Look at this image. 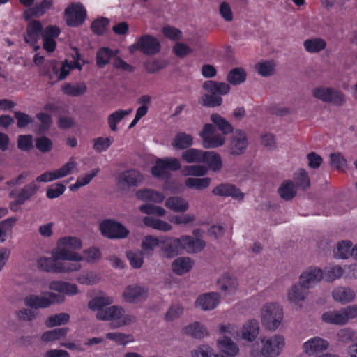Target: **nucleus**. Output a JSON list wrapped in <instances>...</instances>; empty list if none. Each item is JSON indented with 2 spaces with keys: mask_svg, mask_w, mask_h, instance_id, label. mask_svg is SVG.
Segmentation results:
<instances>
[{
  "mask_svg": "<svg viewBox=\"0 0 357 357\" xmlns=\"http://www.w3.org/2000/svg\"><path fill=\"white\" fill-rule=\"evenodd\" d=\"M323 278V271L317 267L310 266L300 275V282L294 284L288 293L289 300L298 304L305 299L307 290L319 282Z\"/></svg>",
  "mask_w": 357,
  "mask_h": 357,
  "instance_id": "obj_1",
  "label": "nucleus"
},
{
  "mask_svg": "<svg viewBox=\"0 0 357 357\" xmlns=\"http://www.w3.org/2000/svg\"><path fill=\"white\" fill-rule=\"evenodd\" d=\"M57 245V248L52 253L55 259L75 261L82 260L83 257L80 255L69 250V248L77 250L82 248V241L78 238L72 236L61 238L58 241Z\"/></svg>",
  "mask_w": 357,
  "mask_h": 357,
  "instance_id": "obj_2",
  "label": "nucleus"
},
{
  "mask_svg": "<svg viewBox=\"0 0 357 357\" xmlns=\"http://www.w3.org/2000/svg\"><path fill=\"white\" fill-rule=\"evenodd\" d=\"M112 300L110 298L96 297L88 303V306L93 310H98L96 317L99 320H116L120 319L124 310L116 305L110 306L103 309L102 307L110 305Z\"/></svg>",
  "mask_w": 357,
  "mask_h": 357,
  "instance_id": "obj_3",
  "label": "nucleus"
},
{
  "mask_svg": "<svg viewBox=\"0 0 357 357\" xmlns=\"http://www.w3.org/2000/svg\"><path fill=\"white\" fill-rule=\"evenodd\" d=\"M218 345L221 350L220 354H215L211 347L203 344L194 351L195 357H235L238 353L236 344L228 337H223L218 341Z\"/></svg>",
  "mask_w": 357,
  "mask_h": 357,
  "instance_id": "obj_4",
  "label": "nucleus"
},
{
  "mask_svg": "<svg viewBox=\"0 0 357 357\" xmlns=\"http://www.w3.org/2000/svg\"><path fill=\"white\" fill-rule=\"evenodd\" d=\"M181 167L178 159L173 157L158 158L151 169V174L158 179H167L171 176L169 171H177Z\"/></svg>",
  "mask_w": 357,
  "mask_h": 357,
  "instance_id": "obj_5",
  "label": "nucleus"
},
{
  "mask_svg": "<svg viewBox=\"0 0 357 357\" xmlns=\"http://www.w3.org/2000/svg\"><path fill=\"white\" fill-rule=\"evenodd\" d=\"M283 319V310L277 303H268L261 311L263 325L271 331H274L280 326Z\"/></svg>",
  "mask_w": 357,
  "mask_h": 357,
  "instance_id": "obj_6",
  "label": "nucleus"
},
{
  "mask_svg": "<svg viewBox=\"0 0 357 357\" xmlns=\"http://www.w3.org/2000/svg\"><path fill=\"white\" fill-rule=\"evenodd\" d=\"M161 50V45L160 41L155 37L144 34L137 38V41L131 45L129 50L131 53L135 51H139L142 54L149 56H153Z\"/></svg>",
  "mask_w": 357,
  "mask_h": 357,
  "instance_id": "obj_7",
  "label": "nucleus"
},
{
  "mask_svg": "<svg viewBox=\"0 0 357 357\" xmlns=\"http://www.w3.org/2000/svg\"><path fill=\"white\" fill-rule=\"evenodd\" d=\"M357 317V305H349L337 311L324 312L321 319L323 321L335 325H344L349 319Z\"/></svg>",
  "mask_w": 357,
  "mask_h": 357,
  "instance_id": "obj_8",
  "label": "nucleus"
},
{
  "mask_svg": "<svg viewBox=\"0 0 357 357\" xmlns=\"http://www.w3.org/2000/svg\"><path fill=\"white\" fill-rule=\"evenodd\" d=\"M263 347L260 352L251 351L252 357H276L279 356L284 346V339L282 335H275L267 340H262Z\"/></svg>",
  "mask_w": 357,
  "mask_h": 357,
  "instance_id": "obj_9",
  "label": "nucleus"
},
{
  "mask_svg": "<svg viewBox=\"0 0 357 357\" xmlns=\"http://www.w3.org/2000/svg\"><path fill=\"white\" fill-rule=\"evenodd\" d=\"M63 301V296L49 292L45 296L29 295L24 298V304L26 306L34 309L46 308L53 303H61Z\"/></svg>",
  "mask_w": 357,
  "mask_h": 357,
  "instance_id": "obj_10",
  "label": "nucleus"
},
{
  "mask_svg": "<svg viewBox=\"0 0 357 357\" xmlns=\"http://www.w3.org/2000/svg\"><path fill=\"white\" fill-rule=\"evenodd\" d=\"M66 23L70 27H78L85 21L87 12L81 3H72L64 10Z\"/></svg>",
  "mask_w": 357,
  "mask_h": 357,
  "instance_id": "obj_11",
  "label": "nucleus"
},
{
  "mask_svg": "<svg viewBox=\"0 0 357 357\" xmlns=\"http://www.w3.org/2000/svg\"><path fill=\"white\" fill-rule=\"evenodd\" d=\"M313 96L321 101L331 103L335 106H342L345 102L344 94L331 87H317L313 89Z\"/></svg>",
  "mask_w": 357,
  "mask_h": 357,
  "instance_id": "obj_12",
  "label": "nucleus"
},
{
  "mask_svg": "<svg viewBox=\"0 0 357 357\" xmlns=\"http://www.w3.org/2000/svg\"><path fill=\"white\" fill-rule=\"evenodd\" d=\"M215 126L211 123H206L199 133L202 139V145L206 149H215L222 146L225 142V137L220 134L214 135Z\"/></svg>",
  "mask_w": 357,
  "mask_h": 357,
  "instance_id": "obj_13",
  "label": "nucleus"
},
{
  "mask_svg": "<svg viewBox=\"0 0 357 357\" xmlns=\"http://www.w3.org/2000/svg\"><path fill=\"white\" fill-rule=\"evenodd\" d=\"M102 236L110 238H124L128 235V230L121 223L112 220H105L100 225Z\"/></svg>",
  "mask_w": 357,
  "mask_h": 357,
  "instance_id": "obj_14",
  "label": "nucleus"
},
{
  "mask_svg": "<svg viewBox=\"0 0 357 357\" xmlns=\"http://www.w3.org/2000/svg\"><path fill=\"white\" fill-rule=\"evenodd\" d=\"M75 162L73 161L68 162L58 169L52 172H45L37 176L33 181H36V183L40 182L47 183L63 178L71 172V171L75 168Z\"/></svg>",
  "mask_w": 357,
  "mask_h": 357,
  "instance_id": "obj_15",
  "label": "nucleus"
},
{
  "mask_svg": "<svg viewBox=\"0 0 357 357\" xmlns=\"http://www.w3.org/2000/svg\"><path fill=\"white\" fill-rule=\"evenodd\" d=\"M248 146V139L245 132L237 130L231 137L229 146L231 155H239L243 154Z\"/></svg>",
  "mask_w": 357,
  "mask_h": 357,
  "instance_id": "obj_16",
  "label": "nucleus"
},
{
  "mask_svg": "<svg viewBox=\"0 0 357 357\" xmlns=\"http://www.w3.org/2000/svg\"><path fill=\"white\" fill-rule=\"evenodd\" d=\"M213 194L221 197H231L238 200H243L244 194L234 185L230 183H221L213 188Z\"/></svg>",
  "mask_w": 357,
  "mask_h": 357,
  "instance_id": "obj_17",
  "label": "nucleus"
},
{
  "mask_svg": "<svg viewBox=\"0 0 357 357\" xmlns=\"http://www.w3.org/2000/svg\"><path fill=\"white\" fill-rule=\"evenodd\" d=\"M328 345L327 340L319 337H314L303 344V349L305 354L312 356L326 350Z\"/></svg>",
  "mask_w": 357,
  "mask_h": 357,
  "instance_id": "obj_18",
  "label": "nucleus"
},
{
  "mask_svg": "<svg viewBox=\"0 0 357 357\" xmlns=\"http://www.w3.org/2000/svg\"><path fill=\"white\" fill-rule=\"evenodd\" d=\"M43 28L38 20H32L27 24L24 40L26 43L35 45L42 37Z\"/></svg>",
  "mask_w": 357,
  "mask_h": 357,
  "instance_id": "obj_19",
  "label": "nucleus"
},
{
  "mask_svg": "<svg viewBox=\"0 0 357 357\" xmlns=\"http://www.w3.org/2000/svg\"><path fill=\"white\" fill-rule=\"evenodd\" d=\"M167 238L156 237L152 235L145 236L142 241L141 251L146 257H151L153 255V250L155 248L161 246V243H165Z\"/></svg>",
  "mask_w": 357,
  "mask_h": 357,
  "instance_id": "obj_20",
  "label": "nucleus"
},
{
  "mask_svg": "<svg viewBox=\"0 0 357 357\" xmlns=\"http://www.w3.org/2000/svg\"><path fill=\"white\" fill-rule=\"evenodd\" d=\"M162 238H167L165 243H161V251L166 257L172 258L177 255L182 250L181 237L173 238L163 236Z\"/></svg>",
  "mask_w": 357,
  "mask_h": 357,
  "instance_id": "obj_21",
  "label": "nucleus"
},
{
  "mask_svg": "<svg viewBox=\"0 0 357 357\" xmlns=\"http://www.w3.org/2000/svg\"><path fill=\"white\" fill-rule=\"evenodd\" d=\"M220 296L218 293L210 292L199 296L195 305L203 310H210L214 309L220 302Z\"/></svg>",
  "mask_w": 357,
  "mask_h": 357,
  "instance_id": "obj_22",
  "label": "nucleus"
},
{
  "mask_svg": "<svg viewBox=\"0 0 357 357\" xmlns=\"http://www.w3.org/2000/svg\"><path fill=\"white\" fill-rule=\"evenodd\" d=\"M181 238L182 250H185L188 253H197L206 246L205 241L198 238H195L191 236L183 235Z\"/></svg>",
  "mask_w": 357,
  "mask_h": 357,
  "instance_id": "obj_23",
  "label": "nucleus"
},
{
  "mask_svg": "<svg viewBox=\"0 0 357 357\" xmlns=\"http://www.w3.org/2000/svg\"><path fill=\"white\" fill-rule=\"evenodd\" d=\"M123 296L126 302L135 303L137 301L146 298L147 296V290L141 286L130 285L126 288Z\"/></svg>",
  "mask_w": 357,
  "mask_h": 357,
  "instance_id": "obj_24",
  "label": "nucleus"
},
{
  "mask_svg": "<svg viewBox=\"0 0 357 357\" xmlns=\"http://www.w3.org/2000/svg\"><path fill=\"white\" fill-rule=\"evenodd\" d=\"M142 180V176L138 171L129 169L121 174L119 177V184L127 187H136Z\"/></svg>",
  "mask_w": 357,
  "mask_h": 357,
  "instance_id": "obj_25",
  "label": "nucleus"
},
{
  "mask_svg": "<svg viewBox=\"0 0 357 357\" xmlns=\"http://www.w3.org/2000/svg\"><path fill=\"white\" fill-rule=\"evenodd\" d=\"M203 89L215 96L226 95L230 91V86L225 82H219L213 80H207L203 84Z\"/></svg>",
  "mask_w": 357,
  "mask_h": 357,
  "instance_id": "obj_26",
  "label": "nucleus"
},
{
  "mask_svg": "<svg viewBox=\"0 0 357 357\" xmlns=\"http://www.w3.org/2000/svg\"><path fill=\"white\" fill-rule=\"evenodd\" d=\"M355 296V291L347 287H337L332 292L333 298L342 304L351 302Z\"/></svg>",
  "mask_w": 357,
  "mask_h": 357,
  "instance_id": "obj_27",
  "label": "nucleus"
},
{
  "mask_svg": "<svg viewBox=\"0 0 357 357\" xmlns=\"http://www.w3.org/2000/svg\"><path fill=\"white\" fill-rule=\"evenodd\" d=\"M87 90L84 82H66L61 86V91L63 94L73 97H79L84 95Z\"/></svg>",
  "mask_w": 357,
  "mask_h": 357,
  "instance_id": "obj_28",
  "label": "nucleus"
},
{
  "mask_svg": "<svg viewBox=\"0 0 357 357\" xmlns=\"http://www.w3.org/2000/svg\"><path fill=\"white\" fill-rule=\"evenodd\" d=\"M51 290L65 294L68 296L75 295L78 293L77 286L63 281H52L49 284Z\"/></svg>",
  "mask_w": 357,
  "mask_h": 357,
  "instance_id": "obj_29",
  "label": "nucleus"
},
{
  "mask_svg": "<svg viewBox=\"0 0 357 357\" xmlns=\"http://www.w3.org/2000/svg\"><path fill=\"white\" fill-rule=\"evenodd\" d=\"M39 189L40 185H38L36 181H32L31 183L24 185L18 192H16V195L18 197L17 202L19 203H25L33 197Z\"/></svg>",
  "mask_w": 357,
  "mask_h": 357,
  "instance_id": "obj_30",
  "label": "nucleus"
},
{
  "mask_svg": "<svg viewBox=\"0 0 357 357\" xmlns=\"http://www.w3.org/2000/svg\"><path fill=\"white\" fill-rule=\"evenodd\" d=\"M136 197L142 201H151L155 203H162L165 196L162 192L151 189L139 190L136 192Z\"/></svg>",
  "mask_w": 357,
  "mask_h": 357,
  "instance_id": "obj_31",
  "label": "nucleus"
},
{
  "mask_svg": "<svg viewBox=\"0 0 357 357\" xmlns=\"http://www.w3.org/2000/svg\"><path fill=\"white\" fill-rule=\"evenodd\" d=\"M259 325L255 319L248 321L243 327L242 337L249 342L253 341L259 334Z\"/></svg>",
  "mask_w": 357,
  "mask_h": 357,
  "instance_id": "obj_32",
  "label": "nucleus"
},
{
  "mask_svg": "<svg viewBox=\"0 0 357 357\" xmlns=\"http://www.w3.org/2000/svg\"><path fill=\"white\" fill-rule=\"evenodd\" d=\"M193 261L189 257H180L176 259L172 264V271L178 274L183 275L188 273L192 268Z\"/></svg>",
  "mask_w": 357,
  "mask_h": 357,
  "instance_id": "obj_33",
  "label": "nucleus"
},
{
  "mask_svg": "<svg viewBox=\"0 0 357 357\" xmlns=\"http://www.w3.org/2000/svg\"><path fill=\"white\" fill-rule=\"evenodd\" d=\"M143 223L148 227L165 232L170 231L172 228L167 222L151 216L144 217Z\"/></svg>",
  "mask_w": 357,
  "mask_h": 357,
  "instance_id": "obj_34",
  "label": "nucleus"
},
{
  "mask_svg": "<svg viewBox=\"0 0 357 357\" xmlns=\"http://www.w3.org/2000/svg\"><path fill=\"white\" fill-rule=\"evenodd\" d=\"M192 144L193 137L191 135L184 132H179L176 135L172 145L176 149L183 150L189 148Z\"/></svg>",
  "mask_w": 357,
  "mask_h": 357,
  "instance_id": "obj_35",
  "label": "nucleus"
},
{
  "mask_svg": "<svg viewBox=\"0 0 357 357\" xmlns=\"http://www.w3.org/2000/svg\"><path fill=\"white\" fill-rule=\"evenodd\" d=\"M205 151L190 148L184 151L181 154V158L188 163L202 162L203 157L207 155Z\"/></svg>",
  "mask_w": 357,
  "mask_h": 357,
  "instance_id": "obj_36",
  "label": "nucleus"
},
{
  "mask_svg": "<svg viewBox=\"0 0 357 357\" xmlns=\"http://www.w3.org/2000/svg\"><path fill=\"white\" fill-rule=\"evenodd\" d=\"M183 332L196 339L203 338L208 334V331L204 325L197 321L183 328Z\"/></svg>",
  "mask_w": 357,
  "mask_h": 357,
  "instance_id": "obj_37",
  "label": "nucleus"
},
{
  "mask_svg": "<svg viewBox=\"0 0 357 357\" xmlns=\"http://www.w3.org/2000/svg\"><path fill=\"white\" fill-rule=\"evenodd\" d=\"M117 52H114L109 47H100L96 52V65L98 68H104Z\"/></svg>",
  "mask_w": 357,
  "mask_h": 357,
  "instance_id": "obj_38",
  "label": "nucleus"
},
{
  "mask_svg": "<svg viewBox=\"0 0 357 357\" xmlns=\"http://www.w3.org/2000/svg\"><path fill=\"white\" fill-rule=\"evenodd\" d=\"M204 153L207 155L203 157L202 162L207 164L213 171H219L222 167L220 155L214 151H205Z\"/></svg>",
  "mask_w": 357,
  "mask_h": 357,
  "instance_id": "obj_39",
  "label": "nucleus"
},
{
  "mask_svg": "<svg viewBox=\"0 0 357 357\" xmlns=\"http://www.w3.org/2000/svg\"><path fill=\"white\" fill-rule=\"evenodd\" d=\"M165 206L176 212H185L188 208V203L181 197H170L165 202Z\"/></svg>",
  "mask_w": 357,
  "mask_h": 357,
  "instance_id": "obj_40",
  "label": "nucleus"
},
{
  "mask_svg": "<svg viewBox=\"0 0 357 357\" xmlns=\"http://www.w3.org/2000/svg\"><path fill=\"white\" fill-rule=\"evenodd\" d=\"M280 196L284 200H291L296 195L295 185L291 180H285L278 188Z\"/></svg>",
  "mask_w": 357,
  "mask_h": 357,
  "instance_id": "obj_41",
  "label": "nucleus"
},
{
  "mask_svg": "<svg viewBox=\"0 0 357 357\" xmlns=\"http://www.w3.org/2000/svg\"><path fill=\"white\" fill-rule=\"evenodd\" d=\"M211 121L222 132L223 135H228L233 132L231 124L218 114H212Z\"/></svg>",
  "mask_w": 357,
  "mask_h": 357,
  "instance_id": "obj_42",
  "label": "nucleus"
},
{
  "mask_svg": "<svg viewBox=\"0 0 357 357\" xmlns=\"http://www.w3.org/2000/svg\"><path fill=\"white\" fill-rule=\"evenodd\" d=\"M132 112V109H119L109 115L107 118L108 125L112 131H116L117 124L126 116Z\"/></svg>",
  "mask_w": 357,
  "mask_h": 357,
  "instance_id": "obj_43",
  "label": "nucleus"
},
{
  "mask_svg": "<svg viewBox=\"0 0 357 357\" xmlns=\"http://www.w3.org/2000/svg\"><path fill=\"white\" fill-rule=\"evenodd\" d=\"M305 50L310 53H317L325 49L326 43L320 38L307 39L303 43Z\"/></svg>",
  "mask_w": 357,
  "mask_h": 357,
  "instance_id": "obj_44",
  "label": "nucleus"
},
{
  "mask_svg": "<svg viewBox=\"0 0 357 357\" xmlns=\"http://www.w3.org/2000/svg\"><path fill=\"white\" fill-rule=\"evenodd\" d=\"M211 179L209 177L205 178H192L190 177L185 179V185L190 189L198 190L207 188L211 183Z\"/></svg>",
  "mask_w": 357,
  "mask_h": 357,
  "instance_id": "obj_45",
  "label": "nucleus"
},
{
  "mask_svg": "<svg viewBox=\"0 0 357 357\" xmlns=\"http://www.w3.org/2000/svg\"><path fill=\"white\" fill-rule=\"evenodd\" d=\"M294 180L295 187L303 190L308 188L310 185V180L307 172L304 169H300L294 174Z\"/></svg>",
  "mask_w": 357,
  "mask_h": 357,
  "instance_id": "obj_46",
  "label": "nucleus"
},
{
  "mask_svg": "<svg viewBox=\"0 0 357 357\" xmlns=\"http://www.w3.org/2000/svg\"><path fill=\"white\" fill-rule=\"evenodd\" d=\"M68 331V328H59L47 331L42 334L41 340L46 342L58 340L64 337Z\"/></svg>",
  "mask_w": 357,
  "mask_h": 357,
  "instance_id": "obj_47",
  "label": "nucleus"
},
{
  "mask_svg": "<svg viewBox=\"0 0 357 357\" xmlns=\"http://www.w3.org/2000/svg\"><path fill=\"white\" fill-rule=\"evenodd\" d=\"M79 262V261L71 260H63V261L57 260L56 273H70L73 271H79L81 268V265Z\"/></svg>",
  "mask_w": 357,
  "mask_h": 357,
  "instance_id": "obj_48",
  "label": "nucleus"
},
{
  "mask_svg": "<svg viewBox=\"0 0 357 357\" xmlns=\"http://www.w3.org/2000/svg\"><path fill=\"white\" fill-rule=\"evenodd\" d=\"M246 76L247 74L243 68H236L227 74V80L233 85H238L245 81Z\"/></svg>",
  "mask_w": 357,
  "mask_h": 357,
  "instance_id": "obj_49",
  "label": "nucleus"
},
{
  "mask_svg": "<svg viewBox=\"0 0 357 357\" xmlns=\"http://www.w3.org/2000/svg\"><path fill=\"white\" fill-rule=\"evenodd\" d=\"M344 273L343 268L340 266H331L325 267L323 271V279L326 282H332L340 278Z\"/></svg>",
  "mask_w": 357,
  "mask_h": 357,
  "instance_id": "obj_50",
  "label": "nucleus"
},
{
  "mask_svg": "<svg viewBox=\"0 0 357 357\" xmlns=\"http://www.w3.org/2000/svg\"><path fill=\"white\" fill-rule=\"evenodd\" d=\"M57 260L53 256L52 257H41L38 260V266L42 271L56 273Z\"/></svg>",
  "mask_w": 357,
  "mask_h": 357,
  "instance_id": "obj_51",
  "label": "nucleus"
},
{
  "mask_svg": "<svg viewBox=\"0 0 357 357\" xmlns=\"http://www.w3.org/2000/svg\"><path fill=\"white\" fill-rule=\"evenodd\" d=\"M353 244L349 241H342L338 243L337 249L334 252V255L338 259H347L351 256V247Z\"/></svg>",
  "mask_w": 357,
  "mask_h": 357,
  "instance_id": "obj_52",
  "label": "nucleus"
},
{
  "mask_svg": "<svg viewBox=\"0 0 357 357\" xmlns=\"http://www.w3.org/2000/svg\"><path fill=\"white\" fill-rule=\"evenodd\" d=\"M109 24V19L102 17L95 20L91 24V31L98 36H102Z\"/></svg>",
  "mask_w": 357,
  "mask_h": 357,
  "instance_id": "obj_53",
  "label": "nucleus"
},
{
  "mask_svg": "<svg viewBox=\"0 0 357 357\" xmlns=\"http://www.w3.org/2000/svg\"><path fill=\"white\" fill-rule=\"evenodd\" d=\"M70 316L67 313H59L50 316L45 321V324L47 327H54L60 326L68 322Z\"/></svg>",
  "mask_w": 357,
  "mask_h": 357,
  "instance_id": "obj_54",
  "label": "nucleus"
},
{
  "mask_svg": "<svg viewBox=\"0 0 357 357\" xmlns=\"http://www.w3.org/2000/svg\"><path fill=\"white\" fill-rule=\"evenodd\" d=\"M36 117L40 122L38 128V133L43 134L48 131L52 123L51 115L47 113L40 112L36 114Z\"/></svg>",
  "mask_w": 357,
  "mask_h": 357,
  "instance_id": "obj_55",
  "label": "nucleus"
},
{
  "mask_svg": "<svg viewBox=\"0 0 357 357\" xmlns=\"http://www.w3.org/2000/svg\"><path fill=\"white\" fill-rule=\"evenodd\" d=\"M74 69V66L72 62H68L66 60L62 64L60 68H58L56 66L52 67V71L57 75L56 80H63L70 73V70Z\"/></svg>",
  "mask_w": 357,
  "mask_h": 357,
  "instance_id": "obj_56",
  "label": "nucleus"
},
{
  "mask_svg": "<svg viewBox=\"0 0 357 357\" xmlns=\"http://www.w3.org/2000/svg\"><path fill=\"white\" fill-rule=\"evenodd\" d=\"M99 169H93L91 173L86 174L84 176H79L75 184L72 185L70 188L71 190H75L82 186L90 183V181L97 175Z\"/></svg>",
  "mask_w": 357,
  "mask_h": 357,
  "instance_id": "obj_57",
  "label": "nucleus"
},
{
  "mask_svg": "<svg viewBox=\"0 0 357 357\" xmlns=\"http://www.w3.org/2000/svg\"><path fill=\"white\" fill-rule=\"evenodd\" d=\"M139 211L144 214L147 215H156L157 216L162 217L165 214V210L158 206H155L151 204H145L139 206Z\"/></svg>",
  "mask_w": 357,
  "mask_h": 357,
  "instance_id": "obj_58",
  "label": "nucleus"
},
{
  "mask_svg": "<svg viewBox=\"0 0 357 357\" xmlns=\"http://www.w3.org/2000/svg\"><path fill=\"white\" fill-rule=\"evenodd\" d=\"M126 256L128 259L129 260L130 264L134 268H139L144 262V256L142 252H133V251H128L126 252Z\"/></svg>",
  "mask_w": 357,
  "mask_h": 357,
  "instance_id": "obj_59",
  "label": "nucleus"
},
{
  "mask_svg": "<svg viewBox=\"0 0 357 357\" xmlns=\"http://www.w3.org/2000/svg\"><path fill=\"white\" fill-rule=\"evenodd\" d=\"M222 102V98L221 96H215L212 93L204 94L202 97V105L204 107H215L221 105Z\"/></svg>",
  "mask_w": 357,
  "mask_h": 357,
  "instance_id": "obj_60",
  "label": "nucleus"
},
{
  "mask_svg": "<svg viewBox=\"0 0 357 357\" xmlns=\"http://www.w3.org/2000/svg\"><path fill=\"white\" fill-rule=\"evenodd\" d=\"M106 337L121 345H126L132 341V336L131 335H126L121 333H107Z\"/></svg>",
  "mask_w": 357,
  "mask_h": 357,
  "instance_id": "obj_61",
  "label": "nucleus"
},
{
  "mask_svg": "<svg viewBox=\"0 0 357 357\" xmlns=\"http://www.w3.org/2000/svg\"><path fill=\"white\" fill-rule=\"evenodd\" d=\"M207 171V168L203 165H189L184 167L183 174L185 176H202Z\"/></svg>",
  "mask_w": 357,
  "mask_h": 357,
  "instance_id": "obj_62",
  "label": "nucleus"
},
{
  "mask_svg": "<svg viewBox=\"0 0 357 357\" xmlns=\"http://www.w3.org/2000/svg\"><path fill=\"white\" fill-rule=\"evenodd\" d=\"M17 148L24 151H29L33 148V137L31 135H20L17 137Z\"/></svg>",
  "mask_w": 357,
  "mask_h": 357,
  "instance_id": "obj_63",
  "label": "nucleus"
},
{
  "mask_svg": "<svg viewBox=\"0 0 357 357\" xmlns=\"http://www.w3.org/2000/svg\"><path fill=\"white\" fill-rule=\"evenodd\" d=\"M35 145L36 149L42 153L49 152L53 147V144L51 139L45 136L36 138Z\"/></svg>",
  "mask_w": 357,
  "mask_h": 357,
  "instance_id": "obj_64",
  "label": "nucleus"
}]
</instances>
